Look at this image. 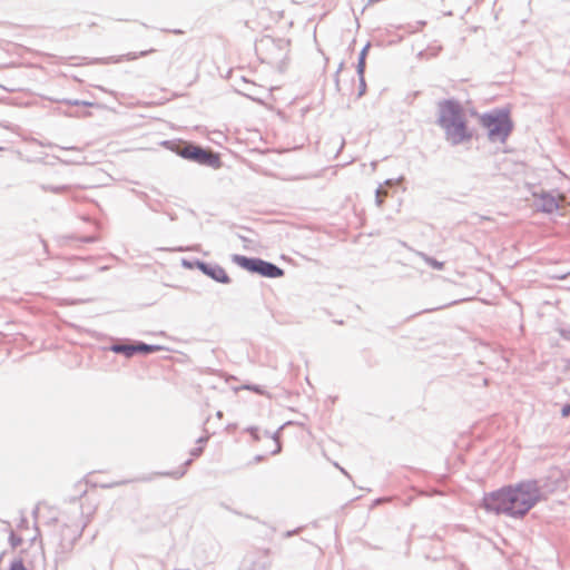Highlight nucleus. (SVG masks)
<instances>
[{
    "label": "nucleus",
    "mask_w": 570,
    "mask_h": 570,
    "mask_svg": "<svg viewBox=\"0 0 570 570\" xmlns=\"http://www.w3.org/2000/svg\"><path fill=\"white\" fill-rule=\"evenodd\" d=\"M233 261L239 267L265 277L277 278L284 275V271L282 268L259 258H248L246 256L235 255Z\"/></svg>",
    "instance_id": "39448f33"
},
{
    "label": "nucleus",
    "mask_w": 570,
    "mask_h": 570,
    "mask_svg": "<svg viewBox=\"0 0 570 570\" xmlns=\"http://www.w3.org/2000/svg\"><path fill=\"white\" fill-rule=\"evenodd\" d=\"M424 261L428 265H430L431 267H433L435 269H442L444 267V263L438 262L436 259H434L432 257H425Z\"/></svg>",
    "instance_id": "1a4fd4ad"
},
{
    "label": "nucleus",
    "mask_w": 570,
    "mask_h": 570,
    "mask_svg": "<svg viewBox=\"0 0 570 570\" xmlns=\"http://www.w3.org/2000/svg\"><path fill=\"white\" fill-rule=\"evenodd\" d=\"M365 53L366 50L364 49L361 53L360 62H358V72L363 73L364 67H365Z\"/></svg>",
    "instance_id": "f8f14e48"
},
{
    "label": "nucleus",
    "mask_w": 570,
    "mask_h": 570,
    "mask_svg": "<svg viewBox=\"0 0 570 570\" xmlns=\"http://www.w3.org/2000/svg\"><path fill=\"white\" fill-rule=\"evenodd\" d=\"M207 440H208V436L200 438V439L198 440V443H200V444H205V443L207 442Z\"/></svg>",
    "instance_id": "a211bd4d"
},
{
    "label": "nucleus",
    "mask_w": 570,
    "mask_h": 570,
    "mask_svg": "<svg viewBox=\"0 0 570 570\" xmlns=\"http://www.w3.org/2000/svg\"><path fill=\"white\" fill-rule=\"evenodd\" d=\"M197 266L204 274L213 279L224 284L229 283V277L223 267L206 263H198Z\"/></svg>",
    "instance_id": "0eeeda50"
},
{
    "label": "nucleus",
    "mask_w": 570,
    "mask_h": 570,
    "mask_svg": "<svg viewBox=\"0 0 570 570\" xmlns=\"http://www.w3.org/2000/svg\"><path fill=\"white\" fill-rule=\"evenodd\" d=\"M537 206L546 213H553L561 209L562 215L570 214V204L566 203L563 195H552L549 193H541L534 195Z\"/></svg>",
    "instance_id": "423d86ee"
},
{
    "label": "nucleus",
    "mask_w": 570,
    "mask_h": 570,
    "mask_svg": "<svg viewBox=\"0 0 570 570\" xmlns=\"http://www.w3.org/2000/svg\"><path fill=\"white\" fill-rule=\"evenodd\" d=\"M190 462H191V460L186 461V462H185V464H184V466L181 468V470H180V471L169 473V475L175 476V478H180V476H183V475L186 473L187 468H188V465L190 464Z\"/></svg>",
    "instance_id": "9b49d317"
},
{
    "label": "nucleus",
    "mask_w": 570,
    "mask_h": 570,
    "mask_svg": "<svg viewBox=\"0 0 570 570\" xmlns=\"http://www.w3.org/2000/svg\"><path fill=\"white\" fill-rule=\"evenodd\" d=\"M10 570H27L21 561L13 562Z\"/></svg>",
    "instance_id": "ddd939ff"
},
{
    "label": "nucleus",
    "mask_w": 570,
    "mask_h": 570,
    "mask_svg": "<svg viewBox=\"0 0 570 570\" xmlns=\"http://www.w3.org/2000/svg\"><path fill=\"white\" fill-rule=\"evenodd\" d=\"M385 195H386L385 191L381 193V190H377V203H379V205L382 204V202H383L382 196H385Z\"/></svg>",
    "instance_id": "f3484780"
},
{
    "label": "nucleus",
    "mask_w": 570,
    "mask_h": 570,
    "mask_svg": "<svg viewBox=\"0 0 570 570\" xmlns=\"http://www.w3.org/2000/svg\"><path fill=\"white\" fill-rule=\"evenodd\" d=\"M255 460H256L257 462H259V461L262 460V458H261V456H256V458H255Z\"/></svg>",
    "instance_id": "aec40b11"
},
{
    "label": "nucleus",
    "mask_w": 570,
    "mask_h": 570,
    "mask_svg": "<svg viewBox=\"0 0 570 570\" xmlns=\"http://www.w3.org/2000/svg\"><path fill=\"white\" fill-rule=\"evenodd\" d=\"M539 498V489L534 483L521 482L485 494L482 505L488 512L522 518L535 505Z\"/></svg>",
    "instance_id": "f257e3e1"
},
{
    "label": "nucleus",
    "mask_w": 570,
    "mask_h": 570,
    "mask_svg": "<svg viewBox=\"0 0 570 570\" xmlns=\"http://www.w3.org/2000/svg\"><path fill=\"white\" fill-rule=\"evenodd\" d=\"M135 348H136V353H138V352L149 353V352H154L157 350V347L146 345V344L135 345Z\"/></svg>",
    "instance_id": "9d476101"
},
{
    "label": "nucleus",
    "mask_w": 570,
    "mask_h": 570,
    "mask_svg": "<svg viewBox=\"0 0 570 570\" xmlns=\"http://www.w3.org/2000/svg\"><path fill=\"white\" fill-rule=\"evenodd\" d=\"M155 51H156L155 49H148L146 51H141L139 55H132L131 57H129V59H137L138 57H142V56H146L148 53H153Z\"/></svg>",
    "instance_id": "4468645a"
},
{
    "label": "nucleus",
    "mask_w": 570,
    "mask_h": 570,
    "mask_svg": "<svg viewBox=\"0 0 570 570\" xmlns=\"http://www.w3.org/2000/svg\"><path fill=\"white\" fill-rule=\"evenodd\" d=\"M561 414L563 417H567L568 415H570V404H567L562 407Z\"/></svg>",
    "instance_id": "2eb2a0df"
},
{
    "label": "nucleus",
    "mask_w": 570,
    "mask_h": 570,
    "mask_svg": "<svg viewBox=\"0 0 570 570\" xmlns=\"http://www.w3.org/2000/svg\"><path fill=\"white\" fill-rule=\"evenodd\" d=\"M112 350L117 353H122L126 356H132L136 353L135 345H116Z\"/></svg>",
    "instance_id": "6e6552de"
},
{
    "label": "nucleus",
    "mask_w": 570,
    "mask_h": 570,
    "mask_svg": "<svg viewBox=\"0 0 570 570\" xmlns=\"http://www.w3.org/2000/svg\"><path fill=\"white\" fill-rule=\"evenodd\" d=\"M203 451H204V446L202 445V446H199V448H197V449L193 450L191 454H193L194 456H199V455L203 453Z\"/></svg>",
    "instance_id": "dca6fc26"
},
{
    "label": "nucleus",
    "mask_w": 570,
    "mask_h": 570,
    "mask_svg": "<svg viewBox=\"0 0 570 570\" xmlns=\"http://www.w3.org/2000/svg\"><path fill=\"white\" fill-rule=\"evenodd\" d=\"M253 390H254L255 392H257V393H262V391H261L259 389H257V387H255V389H253Z\"/></svg>",
    "instance_id": "6ab92c4d"
},
{
    "label": "nucleus",
    "mask_w": 570,
    "mask_h": 570,
    "mask_svg": "<svg viewBox=\"0 0 570 570\" xmlns=\"http://www.w3.org/2000/svg\"><path fill=\"white\" fill-rule=\"evenodd\" d=\"M439 124L452 145L464 144L473 138V130L468 127L462 108L453 101L441 104Z\"/></svg>",
    "instance_id": "f03ea898"
},
{
    "label": "nucleus",
    "mask_w": 570,
    "mask_h": 570,
    "mask_svg": "<svg viewBox=\"0 0 570 570\" xmlns=\"http://www.w3.org/2000/svg\"><path fill=\"white\" fill-rule=\"evenodd\" d=\"M479 121L484 128L488 129L489 138L491 140L499 139L502 142L507 140L513 128L510 112L504 109L481 115L479 117Z\"/></svg>",
    "instance_id": "7ed1b4c3"
},
{
    "label": "nucleus",
    "mask_w": 570,
    "mask_h": 570,
    "mask_svg": "<svg viewBox=\"0 0 570 570\" xmlns=\"http://www.w3.org/2000/svg\"><path fill=\"white\" fill-rule=\"evenodd\" d=\"M173 150L180 157L195 161L199 165L208 166L214 169L222 167L219 154L214 153L210 149H205L189 142H180L173 147Z\"/></svg>",
    "instance_id": "20e7f679"
}]
</instances>
